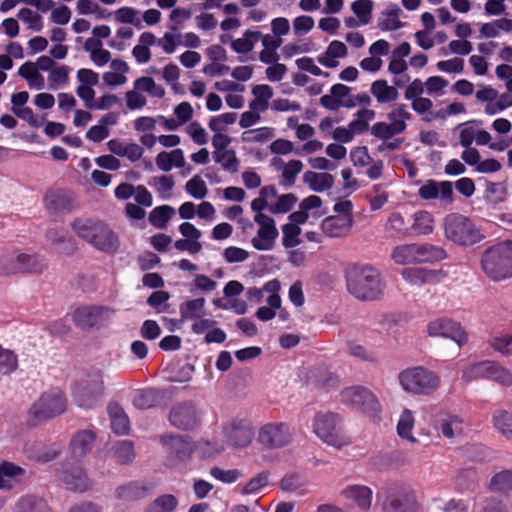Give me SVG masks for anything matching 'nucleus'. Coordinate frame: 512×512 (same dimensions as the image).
Here are the masks:
<instances>
[{"label": "nucleus", "mask_w": 512, "mask_h": 512, "mask_svg": "<svg viewBox=\"0 0 512 512\" xmlns=\"http://www.w3.org/2000/svg\"><path fill=\"white\" fill-rule=\"evenodd\" d=\"M113 457L119 464H128L135 458L133 442L129 440H122L116 442L112 446Z\"/></svg>", "instance_id": "nucleus-42"}, {"label": "nucleus", "mask_w": 512, "mask_h": 512, "mask_svg": "<svg viewBox=\"0 0 512 512\" xmlns=\"http://www.w3.org/2000/svg\"><path fill=\"white\" fill-rule=\"evenodd\" d=\"M373 5L372 0H356L352 3L351 8L359 21L363 24H367L371 18Z\"/></svg>", "instance_id": "nucleus-59"}, {"label": "nucleus", "mask_w": 512, "mask_h": 512, "mask_svg": "<svg viewBox=\"0 0 512 512\" xmlns=\"http://www.w3.org/2000/svg\"><path fill=\"white\" fill-rule=\"evenodd\" d=\"M391 257L400 265L416 264L415 243L396 246Z\"/></svg>", "instance_id": "nucleus-45"}, {"label": "nucleus", "mask_w": 512, "mask_h": 512, "mask_svg": "<svg viewBox=\"0 0 512 512\" xmlns=\"http://www.w3.org/2000/svg\"><path fill=\"white\" fill-rule=\"evenodd\" d=\"M185 189L195 199H203L208 192L207 186L199 175L193 176L187 181Z\"/></svg>", "instance_id": "nucleus-60"}, {"label": "nucleus", "mask_w": 512, "mask_h": 512, "mask_svg": "<svg viewBox=\"0 0 512 512\" xmlns=\"http://www.w3.org/2000/svg\"><path fill=\"white\" fill-rule=\"evenodd\" d=\"M115 310L102 305H82L77 307L72 313L74 324L82 330H91L100 328L108 321Z\"/></svg>", "instance_id": "nucleus-10"}, {"label": "nucleus", "mask_w": 512, "mask_h": 512, "mask_svg": "<svg viewBox=\"0 0 512 512\" xmlns=\"http://www.w3.org/2000/svg\"><path fill=\"white\" fill-rule=\"evenodd\" d=\"M356 115L357 118L348 125L353 135L366 132L369 129V122L375 118L376 113L374 110L362 108Z\"/></svg>", "instance_id": "nucleus-44"}, {"label": "nucleus", "mask_w": 512, "mask_h": 512, "mask_svg": "<svg viewBox=\"0 0 512 512\" xmlns=\"http://www.w3.org/2000/svg\"><path fill=\"white\" fill-rule=\"evenodd\" d=\"M224 434L228 443L237 448L248 446L254 435L251 423L246 420H233L224 428Z\"/></svg>", "instance_id": "nucleus-17"}, {"label": "nucleus", "mask_w": 512, "mask_h": 512, "mask_svg": "<svg viewBox=\"0 0 512 512\" xmlns=\"http://www.w3.org/2000/svg\"><path fill=\"white\" fill-rule=\"evenodd\" d=\"M306 481L303 476L298 473L286 474L280 481V487L287 492H294L303 487Z\"/></svg>", "instance_id": "nucleus-63"}, {"label": "nucleus", "mask_w": 512, "mask_h": 512, "mask_svg": "<svg viewBox=\"0 0 512 512\" xmlns=\"http://www.w3.org/2000/svg\"><path fill=\"white\" fill-rule=\"evenodd\" d=\"M427 332L431 337L449 338L459 346L468 342V335L461 324L446 317L438 318L429 322Z\"/></svg>", "instance_id": "nucleus-12"}, {"label": "nucleus", "mask_w": 512, "mask_h": 512, "mask_svg": "<svg viewBox=\"0 0 512 512\" xmlns=\"http://www.w3.org/2000/svg\"><path fill=\"white\" fill-rule=\"evenodd\" d=\"M108 413L111 420V429L118 435L127 434L129 431V419L118 403H110Z\"/></svg>", "instance_id": "nucleus-28"}, {"label": "nucleus", "mask_w": 512, "mask_h": 512, "mask_svg": "<svg viewBox=\"0 0 512 512\" xmlns=\"http://www.w3.org/2000/svg\"><path fill=\"white\" fill-rule=\"evenodd\" d=\"M160 440L168 447L170 458L185 462L192 457L194 445L189 436L170 434L161 436Z\"/></svg>", "instance_id": "nucleus-16"}, {"label": "nucleus", "mask_w": 512, "mask_h": 512, "mask_svg": "<svg viewBox=\"0 0 512 512\" xmlns=\"http://www.w3.org/2000/svg\"><path fill=\"white\" fill-rule=\"evenodd\" d=\"M161 399L160 391L155 388L137 390L133 396V405L137 409L146 410L155 407Z\"/></svg>", "instance_id": "nucleus-30"}, {"label": "nucleus", "mask_w": 512, "mask_h": 512, "mask_svg": "<svg viewBox=\"0 0 512 512\" xmlns=\"http://www.w3.org/2000/svg\"><path fill=\"white\" fill-rule=\"evenodd\" d=\"M18 367L17 355L0 346V374L9 375Z\"/></svg>", "instance_id": "nucleus-55"}, {"label": "nucleus", "mask_w": 512, "mask_h": 512, "mask_svg": "<svg viewBox=\"0 0 512 512\" xmlns=\"http://www.w3.org/2000/svg\"><path fill=\"white\" fill-rule=\"evenodd\" d=\"M401 9L397 5H390L383 11L378 19V26L383 31H393L402 27L399 20Z\"/></svg>", "instance_id": "nucleus-36"}, {"label": "nucleus", "mask_w": 512, "mask_h": 512, "mask_svg": "<svg viewBox=\"0 0 512 512\" xmlns=\"http://www.w3.org/2000/svg\"><path fill=\"white\" fill-rule=\"evenodd\" d=\"M25 473V469L21 466L10 461H2L0 463V490H10L16 484L21 483Z\"/></svg>", "instance_id": "nucleus-24"}, {"label": "nucleus", "mask_w": 512, "mask_h": 512, "mask_svg": "<svg viewBox=\"0 0 512 512\" xmlns=\"http://www.w3.org/2000/svg\"><path fill=\"white\" fill-rule=\"evenodd\" d=\"M303 181L315 192H323L330 189L334 183V177L329 173H316L307 171L303 175Z\"/></svg>", "instance_id": "nucleus-33"}, {"label": "nucleus", "mask_w": 512, "mask_h": 512, "mask_svg": "<svg viewBox=\"0 0 512 512\" xmlns=\"http://www.w3.org/2000/svg\"><path fill=\"white\" fill-rule=\"evenodd\" d=\"M303 164L300 160H290L284 165L282 171L283 185L291 187L295 183L297 175L302 171Z\"/></svg>", "instance_id": "nucleus-56"}, {"label": "nucleus", "mask_w": 512, "mask_h": 512, "mask_svg": "<svg viewBox=\"0 0 512 512\" xmlns=\"http://www.w3.org/2000/svg\"><path fill=\"white\" fill-rule=\"evenodd\" d=\"M67 407V399L60 389H51L44 392L40 398L31 406L29 419L33 425L43 420L53 418L62 414Z\"/></svg>", "instance_id": "nucleus-7"}, {"label": "nucleus", "mask_w": 512, "mask_h": 512, "mask_svg": "<svg viewBox=\"0 0 512 512\" xmlns=\"http://www.w3.org/2000/svg\"><path fill=\"white\" fill-rule=\"evenodd\" d=\"M152 486H147L140 481H131L115 489V497L120 501H136L145 498L152 490Z\"/></svg>", "instance_id": "nucleus-23"}, {"label": "nucleus", "mask_w": 512, "mask_h": 512, "mask_svg": "<svg viewBox=\"0 0 512 512\" xmlns=\"http://www.w3.org/2000/svg\"><path fill=\"white\" fill-rule=\"evenodd\" d=\"M383 512H417L418 502L413 489L406 485L389 487L382 501Z\"/></svg>", "instance_id": "nucleus-9"}, {"label": "nucleus", "mask_w": 512, "mask_h": 512, "mask_svg": "<svg viewBox=\"0 0 512 512\" xmlns=\"http://www.w3.org/2000/svg\"><path fill=\"white\" fill-rule=\"evenodd\" d=\"M492 364V360H484L471 364L463 370L462 379L466 382L478 379H488Z\"/></svg>", "instance_id": "nucleus-35"}, {"label": "nucleus", "mask_w": 512, "mask_h": 512, "mask_svg": "<svg viewBox=\"0 0 512 512\" xmlns=\"http://www.w3.org/2000/svg\"><path fill=\"white\" fill-rule=\"evenodd\" d=\"M412 220L413 223L410 226L411 236L428 235L433 232L434 217L430 212L426 210L416 211L412 215Z\"/></svg>", "instance_id": "nucleus-27"}, {"label": "nucleus", "mask_w": 512, "mask_h": 512, "mask_svg": "<svg viewBox=\"0 0 512 512\" xmlns=\"http://www.w3.org/2000/svg\"><path fill=\"white\" fill-rule=\"evenodd\" d=\"M254 221L259 225V229L257 237H254L251 241L253 247L260 251L272 249L275 239L278 237L274 219L266 214L257 213Z\"/></svg>", "instance_id": "nucleus-14"}, {"label": "nucleus", "mask_w": 512, "mask_h": 512, "mask_svg": "<svg viewBox=\"0 0 512 512\" xmlns=\"http://www.w3.org/2000/svg\"><path fill=\"white\" fill-rule=\"evenodd\" d=\"M490 489L504 494L512 492V470H503L493 475Z\"/></svg>", "instance_id": "nucleus-47"}, {"label": "nucleus", "mask_w": 512, "mask_h": 512, "mask_svg": "<svg viewBox=\"0 0 512 512\" xmlns=\"http://www.w3.org/2000/svg\"><path fill=\"white\" fill-rule=\"evenodd\" d=\"M341 400L344 404L351 405L364 413H376L380 410L377 398L363 386L345 388L341 392Z\"/></svg>", "instance_id": "nucleus-11"}, {"label": "nucleus", "mask_w": 512, "mask_h": 512, "mask_svg": "<svg viewBox=\"0 0 512 512\" xmlns=\"http://www.w3.org/2000/svg\"><path fill=\"white\" fill-rule=\"evenodd\" d=\"M402 388L417 395H430L440 384L439 376L422 366L406 369L399 374Z\"/></svg>", "instance_id": "nucleus-6"}, {"label": "nucleus", "mask_w": 512, "mask_h": 512, "mask_svg": "<svg viewBox=\"0 0 512 512\" xmlns=\"http://www.w3.org/2000/svg\"><path fill=\"white\" fill-rule=\"evenodd\" d=\"M175 214V209L169 205L155 207L149 214V222L157 229L166 228L168 222Z\"/></svg>", "instance_id": "nucleus-40"}, {"label": "nucleus", "mask_w": 512, "mask_h": 512, "mask_svg": "<svg viewBox=\"0 0 512 512\" xmlns=\"http://www.w3.org/2000/svg\"><path fill=\"white\" fill-rule=\"evenodd\" d=\"M36 64L26 62L18 69V74L28 81L31 88L41 89L44 86V77L38 72Z\"/></svg>", "instance_id": "nucleus-41"}, {"label": "nucleus", "mask_w": 512, "mask_h": 512, "mask_svg": "<svg viewBox=\"0 0 512 512\" xmlns=\"http://www.w3.org/2000/svg\"><path fill=\"white\" fill-rule=\"evenodd\" d=\"M104 392L102 372L95 371L87 379L76 383L72 388L73 401L81 408L91 409L99 402Z\"/></svg>", "instance_id": "nucleus-8"}, {"label": "nucleus", "mask_w": 512, "mask_h": 512, "mask_svg": "<svg viewBox=\"0 0 512 512\" xmlns=\"http://www.w3.org/2000/svg\"><path fill=\"white\" fill-rule=\"evenodd\" d=\"M340 495L347 500L353 501L362 511L370 509L372 504L373 492L365 485L352 484L341 490Z\"/></svg>", "instance_id": "nucleus-22"}, {"label": "nucleus", "mask_w": 512, "mask_h": 512, "mask_svg": "<svg viewBox=\"0 0 512 512\" xmlns=\"http://www.w3.org/2000/svg\"><path fill=\"white\" fill-rule=\"evenodd\" d=\"M506 189L501 183L486 182L484 198L488 203L498 204L505 199Z\"/></svg>", "instance_id": "nucleus-58"}, {"label": "nucleus", "mask_w": 512, "mask_h": 512, "mask_svg": "<svg viewBox=\"0 0 512 512\" xmlns=\"http://www.w3.org/2000/svg\"><path fill=\"white\" fill-rule=\"evenodd\" d=\"M272 137L273 129L270 127L250 129L242 133V139L246 142H265Z\"/></svg>", "instance_id": "nucleus-61"}, {"label": "nucleus", "mask_w": 512, "mask_h": 512, "mask_svg": "<svg viewBox=\"0 0 512 512\" xmlns=\"http://www.w3.org/2000/svg\"><path fill=\"white\" fill-rule=\"evenodd\" d=\"M488 380L508 387L512 385V372L499 362L493 361Z\"/></svg>", "instance_id": "nucleus-51"}, {"label": "nucleus", "mask_w": 512, "mask_h": 512, "mask_svg": "<svg viewBox=\"0 0 512 512\" xmlns=\"http://www.w3.org/2000/svg\"><path fill=\"white\" fill-rule=\"evenodd\" d=\"M464 420L456 414L447 411L438 412L433 418V426L445 438L452 439L463 433Z\"/></svg>", "instance_id": "nucleus-19"}, {"label": "nucleus", "mask_w": 512, "mask_h": 512, "mask_svg": "<svg viewBox=\"0 0 512 512\" xmlns=\"http://www.w3.org/2000/svg\"><path fill=\"white\" fill-rule=\"evenodd\" d=\"M414 424V418L412 412L408 409H405L400 416V419L397 424V432L400 437L406 439H412L411 432Z\"/></svg>", "instance_id": "nucleus-62"}, {"label": "nucleus", "mask_w": 512, "mask_h": 512, "mask_svg": "<svg viewBox=\"0 0 512 512\" xmlns=\"http://www.w3.org/2000/svg\"><path fill=\"white\" fill-rule=\"evenodd\" d=\"M489 346L499 354L512 356V334H500L492 336L488 341Z\"/></svg>", "instance_id": "nucleus-48"}, {"label": "nucleus", "mask_w": 512, "mask_h": 512, "mask_svg": "<svg viewBox=\"0 0 512 512\" xmlns=\"http://www.w3.org/2000/svg\"><path fill=\"white\" fill-rule=\"evenodd\" d=\"M313 430L323 442L338 449L351 442L343 429L341 417L330 411L315 414Z\"/></svg>", "instance_id": "nucleus-5"}, {"label": "nucleus", "mask_w": 512, "mask_h": 512, "mask_svg": "<svg viewBox=\"0 0 512 512\" xmlns=\"http://www.w3.org/2000/svg\"><path fill=\"white\" fill-rule=\"evenodd\" d=\"M483 272L493 281L512 277V241L500 242L486 249L481 256Z\"/></svg>", "instance_id": "nucleus-4"}, {"label": "nucleus", "mask_w": 512, "mask_h": 512, "mask_svg": "<svg viewBox=\"0 0 512 512\" xmlns=\"http://www.w3.org/2000/svg\"><path fill=\"white\" fill-rule=\"evenodd\" d=\"M352 224L350 215L328 216L322 221L321 228L328 237L338 238L348 235Z\"/></svg>", "instance_id": "nucleus-21"}, {"label": "nucleus", "mask_w": 512, "mask_h": 512, "mask_svg": "<svg viewBox=\"0 0 512 512\" xmlns=\"http://www.w3.org/2000/svg\"><path fill=\"white\" fill-rule=\"evenodd\" d=\"M282 245L285 248H293L300 244L299 235L301 228L295 224L286 223L282 226Z\"/></svg>", "instance_id": "nucleus-57"}, {"label": "nucleus", "mask_w": 512, "mask_h": 512, "mask_svg": "<svg viewBox=\"0 0 512 512\" xmlns=\"http://www.w3.org/2000/svg\"><path fill=\"white\" fill-rule=\"evenodd\" d=\"M13 512H50L47 502L34 495L20 497L13 508Z\"/></svg>", "instance_id": "nucleus-32"}, {"label": "nucleus", "mask_w": 512, "mask_h": 512, "mask_svg": "<svg viewBox=\"0 0 512 512\" xmlns=\"http://www.w3.org/2000/svg\"><path fill=\"white\" fill-rule=\"evenodd\" d=\"M95 440L96 434L93 431H78L70 441L72 456L76 459L85 457L92 450Z\"/></svg>", "instance_id": "nucleus-25"}, {"label": "nucleus", "mask_w": 512, "mask_h": 512, "mask_svg": "<svg viewBox=\"0 0 512 512\" xmlns=\"http://www.w3.org/2000/svg\"><path fill=\"white\" fill-rule=\"evenodd\" d=\"M290 427L286 423H269L262 426L258 441L269 449L281 448L291 441Z\"/></svg>", "instance_id": "nucleus-13"}, {"label": "nucleus", "mask_w": 512, "mask_h": 512, "mask_svg": "<svg viewBox=\"0 0 512 512\" xmlns=\"http://www.w3.org/2000/svg\"><path fill=\"white\" fill-rule=\"evenodd\" d=\"M72 229L78 237L95 249L114 254L120 246L116 233L104 222L92 219H75Z\"/></svg>", "instance_id": "nucleus-1"}, {"label": "nucleus", "mask_w": 512, "mask_h": 512, "mask_svg": "<svg viewBox=\"0 0 512 512\" xmlns=\"http://www.w3.org/2000/svg\"><path fill=\"white\" fill-rule=\"evenodd\" d=\"M60 479L68 490L74 492H85L91 487V481L81 466L64 465Z\"/></svg>", "instance_id": "nucleus-20"}, {"label": "nucleus", "mask_w": 512, "mask_h": 512, "mask_svg": "<svg viewBox=\"0 0 512 512\" xmlns=\"http://www.w3.org/2000/svg\"><path fill=\"white\" fill-rule=\"evenodd\" d=\"M407 125L403 121L401 122H376L371 127V134L381 140H389L393 136L401 134L405 131Z\"/></svg>", "instance_id": "nucleus-31"}, {"label": "nucleus", "mask_w": 512, "mask_h": 512, "mask_svg": "<svg viewBox=\"0 0 512 512\" xmlns=\"http://www.w3.org/2000/svg\"><path fill=\"white\" fill-rule=\"evenodd\" d=\"M115 19L120 23L132 24L135 28H142L140 12L131 7H122L115 12Z\"/></svg>", "instance_id": "nucleus-50"}, {"label": "nucleus", "mask_w": 512, "mask_h": 512, "mask_svg": "<svg viewBox=\"0 0 512 512\" xmlns=\"http://www.w3.org/2000/svg\"><path fill=\"white\" fill-rule=\"evenodd\" d=\"M371 93L378 103H390L397 100L399 93L396 87L389 86L384 79L376 80L371 85Z\"/></svg>", "instance_id": "nucleus-34"}, {"label": "nucleus", "mask_w": 512, "mask_h": 512, "mask_svg": "<svg viewBox=\"0 0 512 512\" xmlns=\"http://www.w3.org/2000/svg\"><path fill=\"white\" fill-rule=\"evenodd\" d=\"M296 202L297 197L294 194H283L279 196L277 202L271 206L269 210L274 214L287 213L293 208Z\"/></svg>", "instance_id": "nucleus-64"}, {"label": "nucleus", "mask_w": 512, "mask_h": 512, "mask_svg": "<svg viewBox=\"0 0 512 512\" xmlns=\"http://www.w3.org/2000/svg\"><path fill=\"white\" fill-rule=\"evenodd\" d=\"M213 158L219 163L224 171L235 174L239 171L240 161L233 149L227 151H214Z\"/></svg>", "instance_id": "nucleus-39"}, {"label": "nucleus", "mask_w": 512, "mask_h": 512, "mask_svg": "<svg viewBox=\"0 0 512 512\" xmlns=\"http://www.w3.org/2000/svg\"><path fill=\"white\" fill-rule=\"evenodd\" d=\"M493 423L495 428L507 439L512 440V415L501 410L494 414Z\"/></svg>", "instance_id": "nucleus-49"}, {"label": "nucleus", "mask_w": 512, "mask_h": 512, "mask_svg": "<svg viewBox=\"0 0 512 512\" xmlns=\"http://www.w3.org/2000/svg\"><path fill=\"white\" fill-rule=\"evenodd\" d=\"M262 34H243L242 38L231 40V48L238 54H246L253 50Z\"/></svg>", "instance_id": "nucleus-53"}, {"label": "nucleus", "mask_w": 512, "mask_h": 512, "mask_svg": "<svg viewBox=\"0 0 512 512\" xmlns=\"http://www.w3.org/2000/svg\"><path fill=\"white\" fill-rule=\"evenodd\" d=\"M386 231L393 237L404 238L411 236V229L405 223L404 217L399 212H393L387 222Z\"/></svg>", "instance_id": "nucleus-37"}, {"label": "nucleus", "mask_w": 512, "mask_h": 512, "mask_svg": "<svg viewBox=\"0 0 512 512\" xmlns=\"http://www.w3.org/2000/svg\"><path fill=\"white\" fill-rule=\"evenodd\" d=\"M169 421L178 429L193 430L199 423L195 405L192 402H183L173 406Z\"/></svg>", "instance_id": "nucleus-15"}, {"label": "nucleus", "mask_w": 512, "mask_h": 512, "mask_svg": "<svg viewBox=\"0 0 512 512\" xmlns=\"http://www.w3.org/2000/svg\"><path fill=\"white\" fill-rule=\"evenodd\" d=\"M21 254H6L0 258V275L8 276L21 273Z\"/></svg>", "instance_id": "nucleus-52"}, {"label": "nucleus", "mask_w": 512, "mask_h": 512, "mask_svg": "<svg viewBox=\"0 0 512 512\" xmlns=\"http://www.w3.org/2000/svg\"><path fill=\"white\" fill-rule=\"evenodd\" d=\"M44 203L46 208L51 211H69L72 207L70 195L63 190L47 193L44 197Z\"/></svg>", "instance_id": "nucleus-29"}, {"label": "nucleus", "mask_w": 512, "mask_h": 512, "mask_svg": "<svg viewBox=\"0 0 512 512\" xmlns=\"http://www.w3.org/2000/svg\"><path fill=\"white\" fill-rule=\"evenodd\" d=\"M111 67L115 71L105 72L103 74V81L109 86L123 85L127 80L126 76L124 75V73L128 71L127 63L122 60H114L111 63Z\"/></svg>", "instance_id": "nucleus-38"}, {"label": "nucleus", "mask_w": 512, "mask_h": 512, "mask_svg": "<svg viewBox=\"0 0 512 512\" xmlns=\"http://www.w3.org/2000/svg\"><path fill=\"white\" fill-rule=\"evenodd\" d=\"M416 264L435 263L447 258L446 250L431 243H415Z\"/></svg>", "instance_id": "nucleus-26"}, {"label": "nucleus", "mask_w": 512, "mask_h": 512, "mask_svg": "<svg viewBox=\"0 0 512 512\" xmlns=\"http://www.w3.org/2000/svg\"><path fill=\"white\" fill-rule=\"evenodd\" d=\"M418 195L423 200L440 199L445 204L453 202V185L450 181L427 180L419 190Z\"/></svg>", "instance_id": "nucleus-18"}, {"label": "nucleus", "mask_w": 512, "mask_h": 512, "mask_svg": "<svg viewBox=\"0 0 512 512\" xmlns=\"http://www.w3.org/2000/svg\"><path fill=\"white\" fill-rule=\"evenodd\" d=\"M205 303L206 301L203 297L182 303L180 305L181 320L199 319L202 316Z\"/></svg>", "instance_id": "nucleus-43"}, {"label": "nucleus", "mask_w": 512, "mask_h": 512, "mask_svg": "<svg viewBox=\"0 0 512 512\" xmlns=\"http://www.w3.org/2000/svg\"><path fill=\"white\" fill-rule=\"evenodd\" d=\"M347 289L359 300H376L383 293L380 273L368 265H354L347 271Z\"/></svg>", "instance_id": "nucleus-2"}, {"label": "nucleus", "mask_w": 512, "mask_h": 512, "mask_svg": "<svg viewBox=\"0 0 512 512\" xmlns=\"http://www.w3.org/2000/svg\"><path fill=\"white\" fill-rule=\"evenodd\" d=\"M178 505L177 498L172 494H164L151 502L144 512H173Z\"/></svg>", "instance_id": "nucleus-46"}, {"label": "nucleus", "mask_w": 512, "mask_h": 512, "mask_svg": "<svg viewBox=\"0 0 512 512\" xmlns=\"http://www.w3.org/2000/svg\"><path fill=\"white\" fill-rule=\"evenodd\" d=\"M444 236L453 244L469 247L480 243L485 235L475 222L462 214L451 213L444 218Z\"/></svg>", "instance_id": "nucleus-3"}, {"label": "nucleus", "mask_w": 512, "mask_h": 512, "mask_svg": "<svg viewBox=\"0 0 512 512\" xmlns=\"http://www.w3.org/2000/svg\"><path fill=\"white\" fill-rule=\"evenodd\" d=\"M21 273H41L46 264L38 255L21 254Z\"/></svg>", "instance_id": "nucleus-54"}]
</instances>
